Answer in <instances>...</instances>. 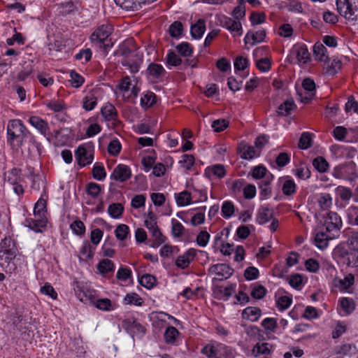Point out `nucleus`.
I'll list each match as a JSON object with an SVG mask.
<instances>
[{
    "mask_svg": "<svg viewBox=\"0 0 358 358\" xmlns=\"http://www.w3.org/2000/svg\"><path fill=\"white\" fill-rule=\"evenodd\" d=\"M287 280L290 286L296 289H301L303 285V278L298 273L291 275L287 278Z\"/></svg>",
    "mask_w": 358,
    "mask_h": 358,
    "instance_id": "nucleus-40",
    "label": "nucleus"
},
{
    "mask_svg": "<svg viewBox=\"0 0 358 358\" xmlns=\"http://www.w3.org/2000/svg\"><path fill=\"white\" fill-rule=\"evenodd\" d=\"M317 202L322 210H326L331 206L332 198L328 193H322L319 195Z\"/></svg>",
    "mask_w": 358,
    "mask_h": 358,
    "instance_id": "nucleus-38",
    "label": "nucleus"
},
{
    "mask_svg": "<svg viewBox=\"0 0 358 358\" xmlns=\"http://www.w3.org/2000/svg\"><path fill=\"white\" fill-rule=\"evenodd\" d=\"M131 85L130 78L128 76L123 78L118 85V89L123 93V96L127 99L132 96L136 97L138 94L137 89L134 86L131 87Z\"/></svg>",
    "mask_w": 358,
    "mask_h": 358,
    "instance_id": "nucleus-12",
    "label": "nucleus"
},
{
    "mask_svg": "<svg viewBox=\"0 0 358 358\" xmlns=\"http://www.w3.org/2000/svg\"><path fill=\"white\" fill-rule=\"evenodd\" d=\"M177 51L183 57H189L193 51L191 45L187 42H182L176 46Z\"/></svg>",
    "mask_w": 358,
    "mask_h": 358,
    "instance_id": "nucleus-45",
    "label": "nucleus"
},
{
    "mask_svg": "<svg viewBox=\"0 0 358 358\" xmlns=\"http://www.w3.org/2000/svg\"><path fill=\"white\" fill-rule=\"evenodd\" d=\"M196 255V250L194 249H189L183 255L179 256L176 261V264L180 268H187L191 261H192Z\"/></svg>",
    "mask_w": 358,
    "mask_h": 358,
    "instance_id": "nucleus-15",
    "label": "nucleus"
},
{
    "mask_svg": "<svg viewBox=\"0 0 358 358\" xmlns=\"http://www.w3.org/2000/svg\"><path fill=\"white\" fill-rule=\"evenodd\" d=\"M206 31V24L203 19H199L196 24L191 27L190 32L194 38L198 39L202 37Z\"/></svg>",
    "mask_w": 358,
    "mask_h": 358,
    "instance_id": "nucleus-23",
    "label": "nucleus"
},
{
    "mask_svg": "<svg viewBox=\"0 0 358 358\" xmlns=\"http://www.w3.org/2000/svg\"><path fill=\"white\" fill-rule=\"evenodd\" d=\"M122 327L131 334H144L145 331L144 327L134 320L128 319L124 320L122 322Z\"/></svg>",
    "mask_w": 358,
    "mask_h": 358,
    "instance_id": "nucleus-14",
    "label": "nucleus"
},
{
    "mask_svg": "<svg viewBox=\"0 0 358 358\" xmlns=\"http://www.w3.org/2000/svg\"><path fill=\"white\" fill-rule=\"evenodd\" d=\"M149 231L152 234L153 238L151 247L155 248H158L165 242V237L162 235L158 227L149 229Z\"/></svg>",
    "mask_w": 358,
    "mask_h": 358,
    "instance_id": "nucleus-30",
    "label": "nucleus"
},
{
    "mask_svg": "<svg viewBox=\"0 0 358 358\" xmlns=\"http://www.w3.org/2000/svg\"><path fill=\"white\" fill-rule=\"evenodd\" d=\"M223 27L227 29L231 32H237L238 35H241L242 25L240 21L233 20L229 17H224L221 20Z\"/></svg>",
    "mask_w": 358,
    "mask_h": 358,
    "instance_id": "nucleus-16",
    "label": "nucleus"
},
{
    "mask_svg": "<svg viewBox=\"0 0 358 358\" xmlns=\"http://www.w3.org/2000/svg\"><path fill=\"white\" fill-rule=\"evenodd\" d=\"M273 210L267 207H261L257 214V222L259 224H264L273 219Z\"/></svg>",
    "mask_w": 358,
    "mask_h": 358,
    "instance_id": "nucleus-19",
    "label": "nucleus"
},
{
    "mask_svg": "<svg viewBox=\"0 0 358 358\" xmlns=\"http://www.w3.org/2000/svg\"><path fill=\"white\" fill-rule=\"evenodd\" d=\"M96 103V97L93 94H90L84 98L83 106L86 110H91L95 107Z\"/></svg>",
    "mask_w": 358,
    "mask_h": 358,
    "instance_id": "nucleus-51",
    "label": "nucleus"
},
{
    "mask_svg": "<svg viewBox=\"0 0 358 358\" xmlns=\"http://www.w3.org/2000/svg\"><path fill=\"white\" fill-rule=\"evenodd\" d=\"M272 345L268 343L258 342L254 345L252 354L255 357L269 355L272 350Z\"/></svg>",
    "mask_w": 358,
    "mask_h": 358,
    "instance_id": "nucleus-20",
    "label": "nucleus"
},
{
    "mask_svg": "<svg viewBox=\"0 0 358 358\" xmlns=\"http://www.w3.org/2000/svg\"><path fill=\"white\" fill-rule=\"evenodd\" d=\"M47 220L44 218H40L38 220L27 219L26 226L29 227L31 230L36 232H41L42 228L45 227Z\"/></svg>",
    "mask_w": 358,
    "mask_h": 358,
    "instance_id": "nucleus-29",
    "label": "nucleus"
},
{
    "mask_svg": "<svg viewBox=\"0 0 358 358\" xmlns=\"http://www.w3.org/2000/svg\"><path fill=\"white\" fill-rule=\"evenodd\" d=\"M229 126L228 121L224 120V119H219L216 120L213 122L212 123V128L213 129L214 131L215 132H220L223 130H224L226 128H227Z\"/></svg>",
    "mask_w": 358,
    "mask_h": 358,
    "instance_id": "nucleus-60",
    "label": "nucleus"
},
{
    "mask_svg": "<svg viewBox=\"0 0 358 358\" xmlns=\"http://www.w3.org/2000/svg\"><path fill=\"white\" fill-rule=\"evenodd\" d=\"M341 225V219L336 213L329 212L327 213L324 220L327 233L331 234L333 236H338Z\"/></svg>",
    "mask_w": 358,
    "mask_h": 358,
    "instance_id": "nucleus-5",
    "label": "nucleus"
},
{
    "mask_svg": "<svg viewBox=\"0 0 358 358\" xmlns=\"http://www.w3.org/2000/svg\"><path fill=\"white\" fill-rule=\"evenodd\" d=\"M78 164L80 166L90 164L94 159V150L90 145H80L75 152Z\"/></svg>",
    "mask_w": 358,
    "mask_h": 358,
    "instance_id": "nucleus-4",
    "label": "nucleus"
},
{
    "mask_svg": "<svg viewBox=\"0 0 358 358\" xmlns=\"http://www.w3.org/2000/svg\"><path fill=\"white\" fill-rule=\"evenodd\" d=\"M139 282L142 286L148 289H150L155 285L156 279L152 275L145 274L139 279Z\"/></svg>",
    "mask_w": 358,
    "mask_h": 358,
    "instance_id": "nucleus-47",
    "label": "nucleus"
},
{
    "mask_svg": "<svg viewBox=\"0 0 358 358\" xmlns=\"http://www.w3.org/2000/svg\"><path fill=\"white\" fill-rule=\"evenodd\" d=\"M191 199V194L187 191H183L176 197V202L178 206H185L190 203Z\"/></svg>",
    "mask_w": 358,
    "mask_h": 358,
    "instance_id": "nucleus-43",
    "label": "nucleus"
},
{
    "mask_svg": "<svg viewBox=\"0 0 358 358\" xmlns=\"http://www.w3.org/2000/svg\"><path fill=\"white\" fill-rule=\"evenodd\" d=\"M148 71L153 78L159 79L165 75V70L161 64L152 63L148 67Z\"/></svg>",
    "mask_w": 358,
    "mask_h": 358,
    "instance_id": "nucleus-31",
    "label": "nucleus"
},
{
    "mask_svg": "<svg viewBox=\"0 0 358 358\" xmlns=\"http://www.w3.org/2000/svg\"><path fill=\"white\" fill-rule=\"evenodd\" d=\"M17 249L11 238L6 237L0 243V255L6 256L8 260L13 259L16 256Z\"/></svg>",
    "mask_w": 358,
    "mask_h": 358,
    "instance_id": "nucleus-8",
    "label": "nucleus"
},
{
    "mask_svg": "<svg viewBox=\"0 0 358 358\" xmlns=\"http://www.w3.org/2000/svg\"><path fill=\"white\" fill-rule=\"evenodd\" d=\"M241 157L245 159H252L259 156L260 152L252 146L243 145L241 148Z\"/></svg>",
    "mask_w": 358,
    "mask_h": 358,
    "instance_id": "nucleus-28",
    "label": "nucleus"
},
{
    "mask_svg": "<svg viewBox=\"0 0 358 358\" xmlns=\"http://www.w3.org/2000/svg\"><path fill=\"white\" fill-rule=\"evenodd\" d=\"M92 174L93 177L98 180H102L106 176L104 167L98 164H94L92 169Z\"/></svg>",
    "mask_w": 358,
    "mask_h": 358,
    "instance_id": "nucleus-54",
    "label": "nucleus"
},
{
    "mask_svg": "<svg viewBox=\"0 0 358 358\" xmlns=\"http://www.w3.org/2000/svg\"><path fill=\"white\" fill-rule=\"evenodd\" d=\"M180 332L173 327H168L164 332V338L166 344L174 345Z\"/></svg>",
    "mask_w": 358,
    "mask_h": 358,
    "instance_id": "nucleus-27",
    "label": "nucleus"
},
{
    "mask_svg": "<svg viewBox=\"0 0 358 358\" xmlns=\"http://www.w3.org/2000/svg\"><path fill=\"white\" fill-rule=\"evenodd\" d=\"M7 132L10 141L17 140L21 144L26 135L27 129L21 120H12L8 122Z\"/></svg>",
    "mask_w": 358,
    "mask_h": 358,
    "instance_id": "nucleus-3",
    "label": "nucleus"
},
{
    "mask_svg": "<svg viewBox=\"0 0 358 358\" xmlns=\"http://www.w3.org/2000/svg\"><path fill=\"white\" fill-rule=\"evenodd\" d=\"M29 123L36 129L43 136L48 137L50 135V127L48 123L38 116H31L28 120Z\"/></svg>",
    "mask_w": 358,
    "mask_h": 358,
    "instance_id": "nucleus-10",
    "label": "nucleus"
},
{
    "mask_svg": "<svg viewBox=\"0 0 358 358\" xmlns=\"http://www.w3.org/2000/svg\"><path fill=\"white\" fill-rule=\"evenodd\" d=\"M157 216L152 211H149L145 220V226L149 229H152L154 227H157Z\"/></svg>",
    "mask_w": 358,
    "mask_h": 358,
    "instance_id": "nucleus-50",
    "label": "nucleus"
},
{
    "mask_svg": "<svg viewBox=\"0 0 358 358\" xmlns=\"http://www.w3.org/2000/svg\"><path fill=\"white\" fill-rule=\"evenodd\" d=\"M131 176L129 166L124 164H119L113 171L110 178L120 182H124L130 178Z\"/></svg>",
    "mask_w": 358,
    "mask_h": 358,
    "instance_id": "nucleus-11",
    "label": "nucleus"
},
{
    "mask_svg": "<svg viewBox=\"0 0 358 358\" xmlns=\"http://www.w3.org/2000/svg\"><path fill=\"white\" fill-rule=\"evenodd\" d=\"M182 31V24L180 22L176 21L169 27V33L172 37H178Z\"/></svg>",
    "mask_w": 358,
    "mask_h": 358,
    "instance_id": "nucleus-55",
    "label": "nucleus"
},
{
    "mask_svg": "<svg viewBox=\"0 0 358 358\" xmlns=\"http://www.w3.org/2000/svg\"><path fill=\"white\" fill-rule=\"evenodd\" d=\"M70 77V82L71 85L74 87H79L84 83V78L75 71H71Z\"/></svg>",
    "mask_w": 358,
    "mask_h": 358,
    "instance_id": "nucleus-56",
    "label": "nucleus"
},
{
    "mask_svg": "<svg viewBox=\"0 0 358 358\" xmlns=\"http://www.w3.org/2000/svg\"><path fill=\"white\" fill-rule=\"evenodd\" d=\"M348 244L350 250L352 251L347 253L346 261L348 266H357L358 262V256L357 250L358 248V236L357 234L352 235L348 240Z\"/></svg>",
    "mask_w": 358,
    "mask_h": 358,
    "instance_id": "nucleus-6",
    "label": "nucleus"
},
{
    "mask_svg": "<svg viewBox=\"0 0 358 358\" xmlns=\"http://www.w3.org/2000/svg\"><path fill=\"white\" fill-rule=\"evenodd\" d=\"M101 115L106 121H111L113 125L117 120V113L115 107L110 104L107 103L101 108Z\"/></svg>",
    "mask_w": 358,
    "mask_h": 358,
    "instance_id": "nucleus-17",
    "label": "nucleus"
},
{
    "mask_svg": "<svg viewBox=\"0 0 358 358\" xmlns=\"http://www.w3.org/2000/svg\"><path fill=\"white\" fill-rule=\"evenodd\" d=\"M355 282V276L351 273H348L344 275V277L339 278L336 277L333 280V285L334 287L338 288L341 292H347L350 293V287Z\"/></svg>",
    "mask_w": 358,
    "mask_h": 358,
    "instance_id": "nucleus-9",
    "label": "nucleus"
},
{
    "mask_svg": "<svg viewBox=\"0 0 358 358\" xmlns=\"http://www.w3.org/2000/svg\"><path fill=\"white\" fill-rule=\"evenodd\" d=\"M242 315L243 318L256 322L261 316V310L257 307H248L243 310Z\"/></svg>",
    "mask_w": 358,
    "mask_h": 358,
    "instance_id": "nucleus-26",
    "label": "nucleus"
},
{
    "mask_svg": "<svg viewBox=\"0 0 358 358\" xmlns=\"http://www.w3.org/2000/svg\"><path fill=\"white\" fill-rule=\"evenodd\" d=\"M345 110L347 113H351L352 112H357L358 103L355 100V97L354 96H350L348 97V101L345 103Z\"/></svg>",
    "mask_w": 358,
    "mask_h": 358,
    "instance_id": "nucleus-53",
    "label": "nucleus"
},
{
    "mask_svg": "<svg viewBox=\"0 0 358 358\" xmlns=\"http://www.w3.org/2000/svg\"><path fill=\"white\" fill-rule=\"evenodd\" d=\"M222 215L223 217L228 219L234 213V206L231 201H224L222 206Z\"/></svg>",
    "mask_w": 358,
    "mask_h": 358,
    "instance_id": "nucleus-42",
    "label": "nucleus"
},
{
    "mask_svg": "<svg viewBox=\"0 0 358 358\" xmlns=\"http://www.w3.org/2000/svg\"><path fill=\"white\" fill-rule=\"evenodd\" d=\"M336 236H333L331 234H328L325 232H318L315 236V245L320 249H324L328 245L329 240L333 239Z\"/></svg>",
    "mask_w": 358,
    "mask_h": 358,
    "instance_id": "nucleus-22",
    "label": "nucleus"
},
{
    "mask_svg": "<svg viewBox=\"0 0 358 358\" xmlns=\"http://www.w3.org/2000/svg\"><path fill=\"white\" fill-rule=\"evenodd\" d=\"M292 53L296 55L299 62L307 63L310 59V55L306 45L296 44L292 48Z\"/></svg>",
    "mask_w": 358,
    "mask_h": 358,
    "instance_id": "nucleus-13",
    "label": "nucleus"
},
{
    "mask_svg": "<svg viewBox=\"0 0 358 358\" xmlns=\"http://www.w3.org/2000/svg\"><path fill=\"white\" fill-rule=\"evenodd\" d=\"M166 59L167 64L170 66H177L182 62L181 58L172 50L168 52Z\"/></svg>",
    "mask_w": 358,
    "mask_h": 358,
    "instance_id": "nucleus-48",
    "label": "nucleus"
},
{
    "mask_svg": "<svg viewBox=\"0 0 358 358\" xmlns=\"http://www.w3.org/2000/svg\"><path fill=\"white\" fill-rule=\"evenodd\" d=\"M121 148V144L118 140H113L108 146V151L110 155L116 156L120 153Z\"/></svg>",
    "mask_w": 358,
    "mask_h": 358,
    "instance_id": "nucleus-59",
    "label": "nucleus"
},
{
    "mask_svg": "<svg viewBox=\"0 0 358 358\" xmlns=\"http://www.w3.org/2000/svg\"><path fill=\"white\" fill-rule=\"evenodd\" d=\"M115 236L120 241H124L127 238L129 232V227L126 224H122L117 227L115 229Z\"/></svg>",
    "mask_w": 358,
    "mask_h": 358,
    "instance_id": "nucleus-49",
    "label": "nucleus"
},
{
    "mask_svg": "<svg viewBox=\"0 0 358 358\" xmlns=\"http://www.w3.org/2000/svg\"><path fill=\"white\" fill-rule=\"evenodd\" d=\"M313 166L320 173H324L329 169V163L322 157H317L313 160Z\"/></svg>",
    "mask_w": 358,
    "mask_h": 358,
    "instance_id": "nucleus-37",
    "label": "nucleus"
},
{
    "mask_svg": "<svg viewBox=\"0 0 358 358\" xmlns=\"http://www.w3.org/2000/svg\"><path fill=\"white\" fill-rule=\"evenodd\" d=\"M124 301L126 304H134L136 306H141L143 303L142 298L136 293L127 294Z\"/></svg>",
    "mask_w": 358,
    "mask_h": 358,
    "instance_id": "nucleus-41",
    "label": "nucleus"
},
{
    "mask_svg": "<svg viewBox=\"0 0 358 358\" xmlns=\"http://www.w3.org/2000/svg\"><path fill=\"white\" fill-rule=\"evenodd\" d=\"M266 36V32L264 29L258 30L255 32L249 31L245 36V43L247 45L250 43L254 45L257 43H261L264 41Z\"/></svg>",
    "mask_w": 358,
    "mask_h": 358,
    "instance_id": "nucleus-18",
    "label": "nucleus"
},
{
    "mask_svg": "<svg viewBox=\"0 0 358 358\" xmlns=\"http://www.w3.org/2000/svg\"><path fill=\"white\" fill-rule=\"evenodd\" d=\"M296 190V185L293 180H287L282 185V192L285 195H291Z\"/></svg>",
    "mask_w": 358,
    "mask_h": 358,
    "instance_id": "nucleus-62",
    "label": "nucleus"
},
{
    "mask_svg": "<svg viewBox=\"0 0 358 358\" xmlns=\"http://www.w3.org/2000/svg\"><path fill=\"white\" fill-rule=\"evenodd\" d=\"M292 302V299L291 296H282L278 298L277 301V306L281 310H284L287 309Z\"/></svg>",
    "mask_w": 358,
    "mask_h": 358,
    "instance_id": "nucleus-57",
    "label": "nucleus"
},
{
    "mask_svg": "<svg viewBox=\"0 0 358 358\" xmlns=\"http://www.w3.org/2000/svg\"><path fill=\"white\" fill-rule=\"evenodd\" d=\"M357 0H336L337 10L345 18L355 24L357 18Z\"/></svg>",
    "mask_w": 358,
    "mask_h": 358,
    "instance_id": "nucleus-1",
    "label": "nucleus"
},
{
    "mask_svg": "<svg viewBox=\"0 0 358 358\" xmlns=\"http://www.w3.org/2000/svg\"><path fill=\"white\" fill-rule=\"evenodd\" d=\"M124 210L123 206L120 203H112L108 206V212L113 218H118L121 216Z\"/></svg>",
    "mask_w": 358,
    "mask_h": 358,
    "instance_id": "nucleus-39",
    "label": "nucleus"
},
{
    "mask_svg": "<svg viewBox=\"0 0 358 358\" xmlns=\"http://www.w3.org/2000/svg\"><path fill=\"white\" fill-rule=\"evenodd\" d=\"M95 247L92 246L89 242H84L80 253L86 258H92L94 254Z\"/></svg>",
    "mask_w": 358,
    "mask_h": 358,
    "instance_id": "nucleus-58",
    "label": "nucleus"
},
{
    "mask_svg": "<svg viewBox=\"0 0 358 358\" xmlns=\"http://www.w3.org/2000/svg\"><path fill=\"white\" fill-rule=\"evenodd\" d=\"M209 273L217 276L216 279L222 280L229 278L233 273L234 270L226 264H217L209 268Z\"/></svg>",
    "mask_w": 358,
    "mask_h": 358,
    "instance_id": "nucleus-7",
    "label": "nucleus"
},
{
    "mask_svg": "<svg viewBox=\"0 0 358 358\" xmlns=\"http://www.w3.org/2000/svg\"><path fill=\"white\" fill-rule=\"evenodd\" d=\"M340 306L345 315L350 314L356 308V303L354 300L348 297H343L340 299Z\"/></svg>",
    "mask_w": 358,
    "mask_h": 358,
    "instance_id": "nucleus-32",
    "label": "nucleus"
},
{
    "mask_svg": "<svg viewBox=\"0 0 358 358\" xmlns=\"http://www.w3.org/2000/svg\"><path fill=\"white\" fill-rule=\"evenodd\" d=\"M113 27L110 24H102L99 26L91 35L90 39L93 43L99 47H103L105 50L110 48L113 43H107L108 38L113 32Z\"/></svg>",
    "mask_w": 358,
    "mask_h": 358,
    "instance_id": "nucleus-2",
    "label": "nucleus"
},
{
    "mask_svg": "<svg viewBox=\"0 0 358 358\" xmlns=\"http://www.w3.org/2000/svg\"><path fill=\"white\" fill-rule=\"evenodd\" d=\"M41 292L43 294L50 296L52 299H56L57 297V292H55L53 287L49 283H45L43 287H41Z\"/></svg>",
    "mask_w": 358,
    "mask_h": 358,
    "instance_id": "nucleus-63",
    "label": "nucleus"
},
{
    "mask_svg": "<svg viewBox=\"0 0 358 358\" xmlns=\"http://www.w3.org/2000/svg\"><path fill=\"white\" fill-rule=\"evenodd\" d=\"M312 145V139L310 134L308 132H303L299 141V148L303 150L309 148Z\"/></svg>",
    "mask_w": 358,
    "mask_h": 358,
    "instance_id": "nucleus-44",
    "label": "nucleus"
},
{
    "mask_svg": "<svg viewBox=\"0 0 358 358\" xmlns=\"http://www.w3.org/2000/svg\"><path fill=\"white\" fill-rule=\"evenodd\" d=\"M296 105L292 99H288L280 104L278 109V113L281 115H288L294 108Z\"/></svg>",
    "mask_w": 358,
    "mask_h": 358,
    "instance_id": "nucleus-36",
    "label": "nucleus"
},
{
    "mask_svg": "<svg viewBox=\"0 0 358 358\" xmlns=\"http://www.w3.org/2000/svg\"><path fill=\"white\" fill-rule=\"evenodd\" d=\"M114 268V264L108 259L101 260L97 265V269L101 274H106L108 272L113 271Z\"/></svg>",
    "mask_w": 358,
    "mask_h": 358,
    "instance_id": "nucleus-35",
    "label": "nucleus"
},
{
    "mask_svg": "<svg viewBox=\"0 0 358 358\" xmlns=\"http://www.w3.org/2000/svg\"><path fill=\"white\" fill-rule=\"evenodd\" d=\"M101 192V186L95 182H90L87 185V192L92 197H96Z\"/></svg>",
    "mask_w": 358,
    "mask_h": 358,
    "instance_id": "nucleus-64",
    "label": "nucleus"
},
{
    "mask_svg": "<svg viewBox=\"0 0 358 358\" xmlns=\"http://www.w3.org/2000/svg\"><path fill=\"white\" fill-rule=\"evenodd\" d=\"M156 95L151 92H147L141 99V105L144 108L152 106L156 103Z\"/></svg>",
    "mask_w": 358,
    "mask_h": 358,
    "instance_id": "nucleus-34",
    "label": "nucleus"
},
{
    "mask_svg": "<svg viewBox=\"0 0 358 358\" xmlns=\"http://www.w3.org/2000/svg\"><path fill=\"white\" fill-rule=\"evenodd\" d=\"M313 53L317 60L327 63L329 61L327 55V48L322 44L317 43L313 47Z\"/></svg>",
    "mask_w": 358,
    "mask_h": 358,
    "instance_id": "nucleus-25",
    "label": "nucleus"
},
{
    "mask_svg": "<svg viewBox=\"0 0 358 358\" xmlns=\"http://www.w3.org/2000/svg\"><path fill=\"white\" fill-rule=\"evenodd\" d=\"M134 57H136L134 60H131L129 58H125L122 61V64L127 67L133 73H137L139 71L140 65L142 63V59L138 56V55H135Z\"/></svg>",
    "mask_w": 358,
    "mask_h": 358,
    "instance_id": "nucleus-24",
    "label": "nucleus"
},
{
    "mask_svg": "<svg viewBox=\"0 0 358 358\" xmlns=\"http://www.w3.org/2000/svg\"><path fill=\"white\" fill-rule=\"evenodd\" d=\"M73 233L78 236H82L85 232V226L80 220H76L73 222L70 226Z\"/></svg>",
    "mask_w": 358,
    "mask_h": 358,
    "instance_id": "nucleus-52",
    "label": "nucleus"
},
{
    "mask_svg": "<svg viewBox=\"0 0 358 358\" xmlns=\"http://www.w3.org/2000/svg\"><path fill=\"white\" fill-rule=\"evenodd\" d=\"M259 187L262 199H268L271 196V189L270 187V180L268 178H264L259 183Z\"/></svg>",
    "mask_w": 358,
    "mask_h": 358,
    "instance_id": "nucleus-33",
    "label": "nucleus"
},
{
    "mask_svg": "<svg viewBox=\"0 0 358 358\" xmlns=\"http://www.w3.org/2000/svg\"><path fill=\"white\" fill-rule=\"evenodd\" d=\"M171 225V232L173 236L176 238L181 236L185 230L183 225L176 219H172Z\"/></svg>",
    "mask_w": 358,
    "mask_h": 358,
    "instance_id": "nucleus-46",
    "label": "nucleus"
},
{
    "mask_svg": "<svg viewBox=\"0 0 358 358\" xmlns=\"http://www.w3.org/2000/svg\"><path fill=\"white\" fill-rule=\"evenodd\" d=\"M225 348L223 345H207L201 350V352L209 358H220V352Z\"/></svg>",
    "mask_w": 358,
    "mask_h": 358,
    "instance_id": "nucleus-21",
    "label": "nucleus"
},
{
    "mask_svg": "<svg viewBox=\"0 0 358 358\" xmlns=\"http://www.w3.org/2000/svg\"><path fill=\"white\" fill-rule=\"evenodd\" d=\"M249 62L247 58L242 56L237 57L234 61L236 70L243 71L248 66Z\"/></svg>",
    "mask_w": 358,
    "mask_h": 358,
    "instance_id": "nucleus-61",
    "label": "nucleus"
}]
</instances>
